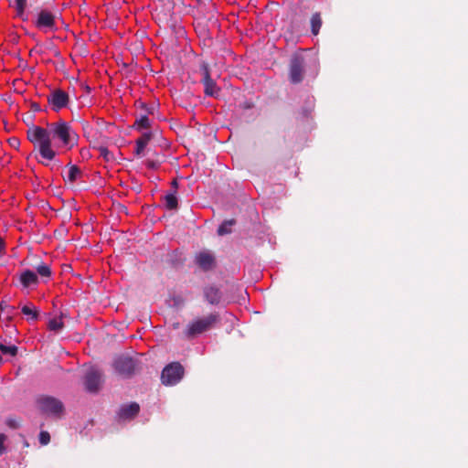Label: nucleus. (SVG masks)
Wrapping results in <instances>:
<instances>
[{"mask_svg": "<svg viewBox=\"0 0 468 468\" xmlns=\"http://www.w3.org/2000/svg\"><path fill=\"white\" fill-rule=\"evenodd\" d=\"M152 137L151 133H143L137 140H136V149L135 154L136 155H141L150 142Z\"/></svg>", "mask_w": 468, "mask_h": 468, "instance_id": "obj_15", "label": "nucleus"}, {"mask_svg": "<svg viewBox=\"0 0 468 468\" xmlns=\"http://www.w3.org/2000/svg\"><path fill=\"white\" fill-rule=\"evenodd\" d=\"M218 322L219 315L217 313L197 318L188 324L186 335L187 337L192 338L212 329Z\"/></svg>", "mask_w": 468, "mask_h": 468, "instance_id": "obj_2", "label": "nucleus"}, {"mask_svg": "<svg viewBox=\"0 0 468 468\" xmlns=\"http://www.w3.org/2000/svg\"><path fill=\"white\" fill-rule=\"evenodd\" d=\"M8 438L5 434L0 433V456L6 452L7 445L6 442Z\"/></svg>", "mask_w": 468, "mask_h": 468, "instance_id": "obj_25", "label": "nucleus"}, {"mask_svg": "<svg viewBox=\"0 0 468 468\" xmlns=\"http://www.w3.org/2000/svg\"><path fill=\"white\" fill-rule=\"evenodd\" d=\"M0 351L5 355L16 356L17 353V347L14 345L0 344Z\"/></svg>", "mask_w": 468, "mask_h": 468, "instance_id": "obj_21", "label": "nucleus"}, {"mask_svg": "<svg viewBox=\"0 0 468 468\" xmlns=\"http://www.w3.org/2000/svg\"><path fill=\"white\" fill-rule=\"evenodd\" d=\"M196 263L203 271H208L215 266V257L209 251H201L196 256Z\"/></svg>", "mask_w": 468, "mask_h": 468, "instance_id": "obj_11", "label": "nucleus"}, {"mask_svg": "<svg viewBox=\"0 0 468 468\" xmlns=\"http://www.w3.org/2000/svg\"><path fill=\"white\" fill-rule=\"evenodd\" d=\"M50 441V435L48 431H42L39 433V442L41 445H47Z\"/></svg>", "mask_w": 468, "mask_h": 468, "instance_id": "obj_28", "label": "nucleus"}, {"mask_svg": "<svg viewBox=\"0 0 468 468\" xmlns=\"http://www.w3.org/2000/svg\"><path fill=\"white\" fill-rule=\"evenodd\" d=\"M205 297L207 301L211 304H218L221 299V293L219 290L214 286H210L205 289Z\"/></svg>", "mask_w": 468, "mask_h": 468, "instance_id": "obj_13", "label": "nucleus"}, {"mask_svg": "<svg viewBox=\"0 0 468 468\" xmlns=\"http://www.w3.org/2000/svg\"><path fill=\"white\" fill-rule=\"evenodd\" d=\"M35 26L44 33L56 31V16L51 11L43 9L37 14Z\"/></svg>", "mask_w": 468, "mask_h": 468, "instance_id": "obj_5", "label": "nucleus"}, {"mask_svg": "<svg viewBox=\"0 0 468 468\" xmlns=\"http://www.w3.org/2000/svg\"><path fill=\"white\" fill-rule=\"evenodd\" d=\"M140 410V407L137 403L133 402L129 405L122 406L119 410V418L126 420L134 418Z\"/></svg>", "mask_w": 468, "mask_h": 468, "instance_id": "obj_12", "label": "nucleus"}, {"mask_svg": "<svg viewBox=\"0 0 468 468\" xmlns=\"http://www.w3.org/2000/svg\"><path fill=\"white\" fill-rule=\"evenodd\" d=\"M22 313L25 315H30L32 319L37 320V311L34 310L31 306L24 305L22 307Z\"/></svg>", "mask_w": 468, "mask_h": 468, "instance_id": "obj_24", "label": "nucleus"}, {"mask_svg": "<svg viewBox=\"0 0 468 468\" xmlns=\"http://www.w3.org/2000/svg\"><path fill=\"white\" fill-rule=\"evenodd\" d=\"M27 135L47 161H52L58 154L71 150L79 140L70 123L62 119L48 123L46 128L33 126L27 130Z\"/></svg>", "mask_w": 468, "mask_h": 468, "instance_id": "obj_1", "label": "nucleus"}, {"mask_svg": "<svg viewBox=\"0 0 468 468\" xmlns=\"http://www.w3.org/2000/svg\"><path fill=\"white\" fill-rule=\"evenodd\" d=\"M235 219L225 220L218 229V234L223 236L231 233V227L235 225Z\"/></svg>", "mask_w": 468, "mask_h": 468, "instance_id": "obj_18", "label": "nucleus"}, {"mask_svg": "<svg viewBox=\"0 0 468 468\" xmlns=\"http://www.w3.org/2000/svg\"><path fill=\"white\" fill-rule=\"evenodd\" d=\"M37 281L38 279L37 274L30 270H26L20 275V282L25 288H27L32 284H36Z\"/></svg>", "mask_w": 468, "mask_h": 468, "instance_id": "obj_14", "label": "nucleus"}, {"mask_svg": "<svg viewBox=\"0 0 468 468\" xmlns=\"http://www.w3.org/2000/svg\"><path fill=\"white\" fill-rule=\"evenodd\" d=\"M48 102L54 112H59L69 103L68 92L61 89H55L48 95Z\"/></svg>", "mask_w": 468, "mask_h": 468, "instance_id": "obj_7", "label": "nucleus"}, {"mask_svg": "<svg viewBox=\"0 0 468 468\" xmlns=\"http://www.w3.org/2000/svg\"><path fill=\"white\" fill-rule=\"evenodd\" d=\"M64 326L62 316L53 317L48 321V328L50 331L58 332Z\"/></svg>", "mask_w": 468, "mask_h": 468, "instance_id": "obj_17", "label": "nucleus"}, {"mask_svg": "<svg viewBox=\"0 0 468 468\" xmlns=\"http://www.w3.org/2000/svg\"><path fill=\"white\" fill-rule=\"evenodd\" d=\"M5 424H6L9 428H11V429H13V430H16V429H18V428H19V424H18V422H17L16 420H14V419H7V420H5Z\"/></svg>", "mask_w": 468, "mask_h": 468, "instance_id": "obj_30", "label": "nucleus"}, {"mask_svg": "<svg viewBox=\"0 0 468 468\" xmlns=\"http://www.w3.org/2000/svg\"><path fill=\"white\" fill-rule=\"evenodd\" d=\"M5 250V243L4 239L0 237V254H4Z\"/></svg>", "mask_w": 468, "mask_h": 468, "instance_id": "obj_31", "label": "nucleus"}, {"mask_svg": "<svg viewBox=\"0 0 468 468\" xmlns=\"http://www.w3.org/2000/svg\"><path fill=\"white\" fill-rule=\"evenodd\" d=\"M136 125L140 129H148L150 127V121L147 116H142L136 121Z\"/></svg>", "mask_w": 468, "mask_h": 468, "instance_id": "obj_26", "label": "nucleus"}, {"mask_svg": "<svg viewBox=\"0 0 468 468\" xmlns=\"http://www.w3.org/2000/svg\"><path fill=\"white\" fill-rule=\"evenodd\" d=\"M102 383L101 371L96 367H90L84 378V385L89 392L96 393L100 390Z\"/></svg>", "mask_w": 468, "mask_h": 468, "instance_id": "obj_8", "label": "nucleus"}, {"mask_svg": "<svg viewBox=\"0 0 468 468\" xmlns=\"http://www.w3.org/2000/svg\"><path fill=\"white\" fill-rule=\"evenodd\" d=\"M184 376V367L178 362L168 364L162 371L161 380L166 386L178 383Z\"/></svg>", "mask_w": 468, "mask_h": 468, "instance_id": "obj_4", "label": "nucleus"}, {"mask_svg": "<svg viewBox=\"0 0 468 468\" xmlns=\"http://www.w3.org/2000/svg\"><path fill=\"white\" fill-rule=\"evenodd\" d=\"M203 69V83L205 86V93L208 96H217L218 89L215 81L211 79L209 69L207 64L202 66Z\"/></svg>", "mask_w": 468, "mask_h": 468, "instance_id": "obj_10", "label": "nucleus"}, {"mask_svg": "<svg viewBox=\"0 0 468 468\" xmlns=\"http://www.w3.org/2000/svg\"><path fill=\"white\" fill-rule=\"evenodd\" d=\"M312 33L316 36L322 27V19L320 14L315 13L311 18Z\"/></svg>", "mask_w": 468, "mask_h": 468, "instance_id": "obj_19", "label": "nucleus"}, {"mask_svg": "<svg viewBox=\"0 0 468 468\" xmlns=\"http://www.w3.org/2000/svg\"><path fill=\"white\" fill-rule=\"evenodd\" d=\"M305 73V61L301 54H294L290 62V80L299 83L303 80Z\"/></svg>", "mask_w": 468, "mask_h": 468, "instance_id": "obj_6", "label": "nucleus"}, {"mask_svg": "<svg viewBox=\"0 0 468 468\" xmlns=\"http://www.w3.org/2000/svg\"><path fill=\"white\" fill-rule=\"evenodd\" d=\"M165 206L167 209H176L178 206L177 197L176 196V191L174 193L166 194L164 197Z\"/></svg>", "mask_w": 468, "mask_h": 468, "instance_id": "obj_16", "label": "nucleus"}, {"mask_svg": "<svg viewBox=\"0 0 468 468\" xmlns=\"http://www.w3.org/2000/svg\"><path fill=\"white\" fill-rule=\"evenodd\" d=\"M172 186H173L174 188H176V187H177V182H176V180H174V181L172 182Z\"/></svg>", "mask_w": 468, "mask_h": 468, "instance_id": "obj_32", "label": "nucleus"}, {"mask_svg": "<svg viewBox=\"0 0 468 468\" xmlns=\"http://www.w3.org/2000/svg\"><path fill=\"white\" fill-rule=\"evenodd\" d=\"M169 302H170L171 305H173L175 307H179V306L183 305L184 299L180 295H173V296H171Z\"/></svg>", "mask_w": 468, "mask_h": 468, "instance_id": "obj_27", "label": "nucleus"}, {"mask_svg": "<svg viewBox=\"0 0 468 468\" xmlns=\"http://www.w3.org/2000/svg\"><path fill=\"white\" fill-rule=\"evenodd\" d=\"M37 403L39 410L46 415L60 418L64 414L63 403L54 397L42 396Z\"/></svg>", "mask_w": 468, "mask_h": 468, "instance_id": "obj_3", "label": "nucleus"}, {"mask_svg": "<svg viewBox=\"0 0 468 468\" xmlns=\"http://www.w3.org/2000/svg\"><path fill=\"white\" fill-rule=\"evenodd\" d=\"M113 367L120 375L130 376L134 371L135 364L131 357L120 356L114 360Z\"/></svg>", "mask_w": 468, "mask_h": 468, "instance_id": "obj_9", "label": "nucleus"}, {"mask_svg": "<svg viewBox=\"0 0 468 468\" xmlns=\"http://www.w3.org/2000/svg\"><path fill=\"white\" fill-rule=\"evenodd\" d=\"M100 155L102 156L106 161L111 159V153L106 147H101L99 149Z\"/></svg>", "mask_w": 468, "mask_h": 468, "instance_id": "obj_29", "label": "nucleus"}, {"mask_svg": "<svg viewBox=\"0 0 468 468\" xmlns=\"http://www.w3.org/2000/svg\"><path fill=\"white\" fill-rule=\"evenodd\" d=\"M16 1V8L18 16H22L26 7H27V0H15Z\"/></svg>", "mask_w": 468, "mask_h": 468, "instance_id": "obj_23", "label": "nucleus"}, {"mask_svg": "<svg viewBox=\"0 0 468 468\" xmlns=\"http://www.w3.org/2000/svg\"><path fill=\"white\" fill-rule=\"evenodd\" d=\"M37 272L41 276V277H50L51 275V270H50V267L47 264H41L39 266L37 267Z\"/></svg>", "mask_w": 468, "mask_h": 468, "instance_id": "obj_22", "label": "nucleus"}, {"mask_svg": "<svg viewBox=\"0 0 468 468\" xmlns=\"http://www.w3.org/2000/svg\"><path fill=\"white\" fill-rule=\"evenodd\" d=\"M80 175V169L76 165H71L68 172V180L71 183L75 182Z\"/></svg>", "mask_w": 468, "mask_h": 468, "instance_id": "obj_20", "label": "nucleus"}]
</instances>
